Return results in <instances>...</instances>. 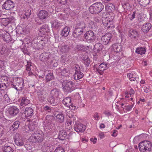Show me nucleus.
<instances>
[{
    "label": "nucleus",
    "instance_id": "nucleus-25",
    "mask_svg": "<svg viewBox=\"0 0 152 152\" xmlns=\"http://www.w3.org/2000/svg\"><path fill=\"white\" fill-rule=\"evenodd\" d=\"M39 36H41V37L39 38V39L40 40V41L39 42V49H42L45 46V40H44L45 38L44 37H42V35H39Z\"/></svg>",
    "mask_w": 152,
    "mask_h": 152
},
{
    "label": "nucleus",
    "instance_id": "nucleus-23",
    "mask_svg": "<svg viewBox=\"0 0 152 152\" xmlns=\"http://www.w3.org/2000/svg\"><path fill=\"white\" fill-rule=\"evenodd\" d=\"M138 35L137 31L135 30L130 29L129 31V36L132 38H135Z\"/></svg>",
    "mask_w": 152,
    "mask_h": 152
},
{
    "label": "nucleus",
    "instance_id": "nucleus-36",
    "mask_svg": "<svg viewBox=\"0 0 152 152\" xmlns=\"http://www.w3.org/2000/svg\"><path fill=\"white\" fill-rule=\"evenodd\" d=\"M17 33L18 34H25L26 30L24 28H23L21 27H18L17 28Z\"/></svg>",
    "mask_w": 152,
    "mask_h": 152
},
{
    "label": "nucleus",
    "instance_id": "nucleus-34",
    "mask_svg": "<svg viewBox=\"0 0 152 152\" xmlns=\"http://www.w3.org/2000/svg\"><path fill=\"white\" fill-rule=\"evenodd\" d=\"M106 9L109 12L114 10L115 8V6L111 3L107 5L105 7Z\"/></svg>",
    "mask_w": 152,
    "mask_h": 152
},
{
    "label": "nucleus",
    "instance_id": "nucleus-64",
    "mask_svg": "<svg viewBox=\"0 0 152 152\" xmlns=\"http://www.w3.org/2000/svg\"><path fill=\"white\" fill-rule=\"evenodd\" d=\"M144 91L146 93L149 92L150 91V89L149 87H145L144 88Z\"/></svg>",
    "mask_w": 152,
    "mask_h": 152
},
{
    "label": "nucleus",
    "instance_id": "nucleus-19",
    "mask_svg": "<svg viewBox=\"0 0 152 152\" xmlns=\"http://www.w3.org/2000/svg\"><path fill=\"white\" fill-rule=\"evenodd\" d=\"M112 48L116 53L121 52L122 50V46L119 43H115L112 45Z\"/></svg>",
    "mask_w": 152,
    "mask_h": 152
},
{
    "label": "nucleus",
    "instance_id": "nucleus-15",
    "mask_svg": "<svg viewBox=\"0 0 152 152\" xmlns=\"http://www.w3.org/2000/svg\"><path fill=\"white\" fill-rule=\"evenodd\" d=\"M19 110L15 107H13L9 109V113L10 115L12 116H15L19 113Z\"/></svg>",
    "mask_w": 152,
    "mask_h": 152
},
{
    "label": "nucleus",
    "instance_id": "nucleus-39",
    "mask_svg": "<svg viewBox=\"0 0 152 152\" xmlns=\"http://www.w3.org/2000/svg\"><path fill=\"white\" fill-rule=\"evenodd\" d=\"M140 4L142 6L145 7L150 2L149 0H137Z\"/></svg>",
    "mask_w": 152,
    "mask_h": 152
},
{
    "label": "nucleus",
    "instance_id": "nucleus-32",
    "mask_svg": "<svg viewBox=\"0 0 152 152\" xmlns=\"http://www.w3.org/2000/svg\"><path fill=\"white\" fill-rule=\"evenodd\" d=\"M50 96L54 97H57L59 95V91L57 89H54L50 92Z\"/></svg>",
    "mask_w": 152,
    "mask_h": 152
},
{
    "label": "nucleus",
    "instance_id": "nucleus-57",
    "mask_svg": "<svg viewBox=\"0 0 152 152\" xmlns=\"http://www.w3.org/2000/svg\"><path fill=\"white\" fill-rule=\"evenodd\" d=\"M43 109L44 110L48 112V113H50L51 112V109L50 107L46 106L44 107Z\"/></svg>",
    "mask_w": 152,
    "mask_h": 152
},
{
    "label": "nucleus",
    "instance_id": "nucleus-45",
    "mask_svg": "<svg viewBox=\"0 0 152 152\" xmlns=\"http://www.w3.org/2000/svg\"><path fill=\"white\" fill-rule=\"evenodd\" d=\"M11 22L10 19L9 18H4L2 20V23L4 26H7Z\"/></svg>",
    "mask_w": 152,
    "mask_h": 152
},
{
    "label": "nucleus",
    "instance_id": "nucleus-12",
    "mask_svg": "<svg viewBox=\"0 0 152 152\" xmlns=\"http://www.w3.org/2000/svg\"><path fill=\"white\" fill-rule=\"evenodd\" d=\"M84 30L81 28H76L74 30L72 34V37L74 38H77L82 34Z\"/></svg>",
    "mask_w": 152,
    "mask_h": 152
},
{
    "label": "nucleus",
    "instance_id": "nucleus-49",
    "mask_svg": "<svg viewBox=\"0 0 152 152\" xmlns=\"http://www.w3.org/2000/svg\"><path fill=\"white\" fill-rule=\"evenodd\" d=\"M76 48L79 51H84L86 47L83 45H77Z\"/></svg>",
    "mask_w": 152,
    "mask_h": 152
},
{
    "label": "nucleus",
    "instance_id": "nucleus-8",
    "mask_svg": "<svg viewBox=\"0 0 152 152\" xmlns=\"http://www.w3.org/2000/svg\"><path fill=\"white\" fill-rule=\"evenodd\" d=\"M112 34L110 33H107L102 36L101 38L102 43L104 45H106L111 42V39L112 37Z\"/></svg>",
    "mask_w": 152,
    "mask_h": 152
},
{
    "label": "nucleus",
    "instance_id": "nucleus-24",
    "mask_svg": "<svg viewBox=\"0 0 152 152\" xmlns=\"http://www.w3.org/2000/svg\"><path fill=\"white\" fill-rule=\"evenodd\" d=\"M63 103L66 106L69 107L72 104L71 100L69 97H67L64 99L62 101Z\"/></svg>",
    "mask_w": 152,
    "mask_h": 152
},
{
    "label": "nucleus",
    "instance_id": "nucleus-6",
    "mask_svg": "<svg viewBox=\"0 0 152 152\" xmlns=\"http://www.w3.org/2000/svg\"><path fill=\"white\" fill-rule=\"evenodd\" d=\"M14 142L18 146H21L24 144L23 139L21 135L19 133H16L14 137Z\"/></svg>",
    "mask_w": 152,
    "mask_h": 152
},
{
    "label": "nucleus",
    "instance_id": "nucleus-7",
    "mask_svg": "<svg viewBox=\"0 0 152 152\" xmlns=\"http://www.w3.org/2000/svg\"><path fill=\"white\" fill-rule=\"evenodd\" d=\"M84 37L87 42H92L94 41L96 39L93 32L92 31H89L85 33Z\"/></svg>",
    "mask_w": 152,
    "mask_h": 152
},
{
    "label": "nucleus",
    "instance_id": "nucleus-1",
    "mask_svg": "<svg viewBox=\"0 0 152 152\" xmlns=\"http://www.w3.org/2000/svg\"><path fill=\"white\" fill-rule=\"evenodd\" d=\"M104 8L103 4L101 2L93 4L89 8L90 12L92 14H98L101 12Z\"/></svg>",
    "mask_w": 152,
    "mask_h": 152
},
{
    "label": "nucleus",
    "instance_id": "nucleus-9",
    "mask_svg": "<svg viewBox=\"0 0 152 152\" xmlns=\"http://www.w3.org/2000/svg\"><path fill=\"white\" fill-rule=\"evenodd\" d=\"M86 128V126L80 123L76 124L74 126L75 131L77 132H82Z\"/></svg>",
    "mask_w": 152,
    "mask_h": 152
},
{
    "label": "nucleus",
    "instance_id": "nucleus-2",
    "mask_svg": "<svg viewBox=\"0 0 152 152\" xmlns=\"http://www.w3.org/2000/svg\"><path fill=\"white\" fill-rule=\"evenodd\" d=\"M152 145L148 141H144L139 143V148L141 152H150L151 150Z\"/></svg>",
    "mask_w": 152,
    "mask_h": 152
},
{
    "label": "nucleus",
    "instance_id": "nucleus-56",
    "mask_svg": "<svg viewBox=\"0 0 152 152\" xmlns=\"http://www.w3.org/2000/svg\"><path fill=\"white\" fill-rule=\"evenodd\" d=\"M49 148V146H47L46 145H44L41 148L42 151L44 152L45 151H48Z\"/></svg>",
    "mask_w": 152,
    "mask_h": 152
},
{
    "label": "nucleus",
    "instance_id": "nucleus-30",
    "mask_svg": "<svg viewBox=\"0 0 152 152\" xmlns=\"http://www.w3.org/2000/svg\"><path fill=\"white\" fill-rule=\"evenodd\" d=\"M84 75V74L81 72H75L74 74V79L75 80H79L82 78Z\"/></svg>",
    "mask_w": 152,
    "mask_h": 152
},
{
    "label": "nucleus",
    "instance_id": "nucleus-21",
    "mask_svg": "<svg viewBox=\"0 0 152 152\" xmlns=\"http://www.w3.org/2000/svg\"><path fill=\"white\" fill-rule=\"evenodd\" d=\"M48 12L45 10H42L39 13V18L42 20L45 19L48 15Z\"/></svg>",
    "mask_w": 152,
    "mask_h": 152
},
{
    "label": "nucleus",
    "instance_id": "nucleus-35",
    "mask_svg": "<svg viewBox=\"0 0 152 152\" xmlns=\"http://www.w3.org/2000/svg\"><path fill=\"white\" fill-rule=\"evenodd\" d=\"M145 49L144 48L142 47L138 48H136V53L141 55L145 54Z\"/></svg>",
    "mask_w": 152,
    "mask_h": 152
},
{
    "label": "nucleus",
    "instance_id": "nucleus-33",
    "mask_svg": "<svg viewBox=\"0 0 152 152\" xmlns=\"http://www.w3.org/2000/svg\"><path fill=\"white\" fill-rule=\"evenodd\" d=\"M77 27L79 28H81L84 30L85 28L86 25L84 22L83 21H79L77 24Z\"/></svg>",
    "mask_w": 152,
    "mask_h": 152
},
{
    "label": "nucleus",
    "instance_id": "nucleus-41",
    "mask_svg": "<svg viewBox=\"0 0 152 152\" xmlns=\"http://www.w3.org/2000/svg\"><path fill=\"white\" fill-rule=\"evenodd\" d=\"M57 119L60 123L63 122L64 120V117L62 114H58L56 116Z\"/></svg>",
    "mask_w": 152,
    "mask_h": 152
},
{
    "label": "nucleus",
    "instance_id": "nucleus-54",
    "mask_svg": "<svg viewBox=\"0 0 152 152\" xmlns=\"http://www.w3.org/2000/svg\"><path fill=\"white\" fill-rule=\"evenodd\" d=\"M127 76L129 78L130 80L131 81H134L136 80L135 78L133 77V74L131 73L128 74Z\"/></svg>",
    "mask_w": 152,
    "mask_h": 152
},
{
    "label": "nucleus",
    "instance_id": "nucleus-63",
    "mask_svg": "<svg viewBox=\"0 0 152 152\" xmlns=\"http://www.w3.org/2000/svg\"><path fill=\"white\" fill-rule=\"evenodd\" d=\"M58 3L62 4H64L66 3V0H57Z\"/></svg>",
    "mask_w": 152,
    "mask_h": 152
},
{
    "label": "nucleus",
    "instance_id": "nucleus-43",
    "mask_svg": "<svg viewBox=\"0 0 152 152\" xmlns=\"http://www.w3.org/2000/svg\"><path fill=\"white\" fill-rule=\"evenodd\" d=\"M46 81H49L54 79V77L52 73H50L47 74L46 77Z\"/></svg>",
    "mask_w": 152,
    "mask_h": 152
},
{
    "label": "nucleus",
    "instance_id": "nucleus-53",
    "mask_svg": "<svg viewBox=\"0 0 152 152\" xmlns=\"http://www.w3.org/2000/svg\"><path fill=\"white\" fill-rule=\"evenodd\" d=\"M33 123L31 125V126L32 128H34V130L37 127V124L38 123V122H37V120H34L32 121Z\"/></svg>",
    "mask_w": 152,
    "mask_h": 152
},
{
    "label": "nucleus",
    "instance_id": "nucleus-42",
    "mask_svg": "<svg viewBox=\"0 0 152 152\" xmlns=\"http://www.w3.org/2000/svg\"><path fill=\"white\" fill-rule=\"evenodd\" d=\"M82 59L84 61V63L85 65L87 66H88L91 63V61L89 58L87 57L86 58V57L84 58V57H83Z\"/></svg>",
    "mask_w": 152,
    "mask_h": 152
},
{
    "label": "nucleus",
    "instance_id": "nucleus-55",
    "mask_svg": "<svg viewBox=\"0 0 152 152\" xmlns=\"http://www.w3.org/2000/svg\"><path fill=\"white\" fill-rule=\"evenodd\" d=\"M4 52H3V54L5 56H8L10 53V51L8 48H4Z\"/></svg>",
    "mask_w": 152,
    "mask_h": 152
},
{
    "label": "nucleus",
    "instance_id": "nucleus-61",
    "mask_svg": "<svg viewBox=\"0 0 152 152\" xmlns=\"http://www.w3.org/2000/svg\"><path fill=\"white\" fill-rule=\"evenodd\" d=\"M4 128L3 126L0 125V137L2 136L4 133Z\"/></svg>",
    "mask_w": 152,
    "mask_h": 152
},
{
    "label": "nucleus",
    "instance_id": "nucleus-47",
    "mask_svg": "<svg viewBox=\"0 0 152 152\" xmlns=\"http://www.w3.org/2000/svg\"><path fill=\"white\" fill-rule=\"evenodd\" d=\"M55 98L54 97L50 96L48 100V102L53 105L56 104V102L55 100Z\"/></svg>",
    "mask_w": 152,
    "mask_h": 152
},
{
    "label": "nucleus",
    "instance_id": "nucleus-13",
    "mask_svg": "<svg viewBox=\"0 0 152 152\" xmlns=\"http://www.w3.org/2000/svg\"><path fill=\"white\" fill-rule=\"evenodd\" d=\"M31 14V9L30 7L26 8L25 10V13L21 17V18L25 20L29 19Z\"/></svg>",
    "mask_w": 152,
    "mask_h": 152
},
{
    "label": "nucleus",
    "instance_id": "nucleus-20",
    "mask_svg": "<svg viewBox=\"0 0 152 152\" xmlns=\"http://www.w3.org/2000/svg\"><path fill=\"white\" fill-rule=\"evenodd\" d=\"M151 26V24L150 23H146L142 26L141 29L143 32L147 33L150 30Z\"/></svg>",
    "mask_w": 152,
    "mask_h": 152
},
{
    "label": "nucleus",
    "instance_id": "nucleus-18",
    "mask_svg": "<svg viewBox=\"0 0 152 152\" xmlns=\"http://www.w3.org/2000/svg\"><path fill=\"white\" fill-rule=\"evenodd\" d=\"M103 24L104 26L107 27V28L113 27V22L112 20L110 19L108 20V19H106L103 20Z\"/></svg>",
    "mask_w": 152,
    "mask_h": 152
},
{
    "label": "nucleus",
    "instance_id": "nucleus-50",
    "mask_svg": "<svg viewBox=\"0 0 152 152\" xmlns=\"http://www.w3.org/2000/svg\"><path fill=\"white\" fill-rule=\"evenodd\" d=\"M76 137V134L75 133V132L70 133L68 134V137H67V138H68L69 139H74Z\"/></svg>",
    "mask_w": 152,
    "mask_h": 152
},
{
    "label": "nucleus",
    "instance_id": "nucleus-16",
    "mask_svg": "<svg viewBox=\"0 0 152 152\" xmlns=\"http://www.w3.org/2000/svg\"><path fill=\"white\" fill-rule=\"evenodd\" d=\"M103 48V46L102 44L97 43L95 45L93 50L95 53H99L102 51Z\"/></svg>",
    "mask_w": 152,
    "mask_h": 152
},
{
    "label": "nucleus",
    "instance_id": "nucleus-59",
    "mask_svg": "<svg viewBox=\"0 0 152 152\" xmlns=\"http://www.w3.org/2000/svg\"><path fill=\"white\" fill-rule=\"evenodd\" d=\"M5 47H4L2 45H0V53L2 55L3 54L4 50V48H5Z\"/></svg>",
    "mask_w": 152,
    "mask_h": 152
},
{
    "label": "nucleus",
    "instance_id": "nucleus-4",
    "mask_svg": "<svg viewBox=\"0 0 152 152\" xmlns=\"http://www.w3.org/2000/svg\"><path fill=\"white\" fill-rule=\"evenodd\" d=\"M62 85L63 89L65 92H70L74 89L75 85L72 81H65L63 82Z\"/></svg>",
    "mask_w": 152,
    "mask_h": 152
},
{
    "label": "nucleus",
    "instance_id": "nucleus-40",
    "mask_svg": "<svg viewBox=\"0 0 152 152\" xmlns=\"http://www.w3.org/2000/svg\"><path fill=\"white\" fill-rule=\"evenodd\" d=\"M69 50V48L68 45H62L61 47V51L63 53L67 52Z\"/></svg>",
    "mask_w": 152,
    "mask_h": 152
},
{
    "label": "nucleus",
    "instance_id": "nucleus-26",
    "mask_svg": "<svg viewBox=\"0 0 152 152\" xmlns=\"http://www.w3.org/2000/svg\"><path fill=\"white\" fill-rule=\"evenodd\" d=\"M49 28L48 26L46 25H43L40 28L39 32L43 35L45 34V33L49 31Z\"/></svg>",
    "mask_w": 152,
    "mask_h": 152
},
{
    "label": "nucleus",
    "instance_id": "nucleus-62",
    "mask_svg": "<svg viewBox=\"0 0 152 152\" xmlns=\"http://www.w3.org/2000/svg\"><path fill=\"white\" fill-rule=\"evenodd\" d=\"M133 105L127 106H125L124 108H126V110L127 111H129L131 110L132 108L133 107Z\"/></svg>",
    "mask_w": 152,
    "mask_h": 152
},
{
    "label": "nucleus",
    "instance_id": "nucleus-58",
    "mask_svg": "<svg viewBox=\"0 0 152 152\" xmlns=\"http://www.w3.org/2000/svg\"><path fill=\"white\" fill-rule=\"evenodd\" d=\"M75 72H80V67L79 65H76L75 67Z\"/></svg>",
    "mask_w": 152,
    "mask_h": 152
},
{
    "label": "nucleus",
    "instance_id": "nucleus-44",
    "mask_svg": "<svg viewBox=\"0 0 152 152\" xmlns=\"http://www.w3.org/2000/svg\"><path fill=\"white\" fill-rule=\"evenodd\" d=\"M38 134L37 133H34L32 135L31 138L33 140V142L36 143L38 141Z\"/></svg>",
    "mask_w": 152,
    "mask_h": 152
},
{
    "label": "nucleus",
    "instance_id": "nucleus-51",
    "mask_svg": "<svg viewBox=\"0 0 152 152\" xmlns=\"http://www.w3.org/2000/svg\"><path fill=\"white\" fill-rule=\"evenodd\" d=\"M88 24L89 27L91 29H93L95 27L94 22L90 20L88 21Z\"/></svg>",
    "mask_w": 152,
    "mask_h": 152
},
{
    "label": "nucleus",
    "instance_id": "nucleus-60",
    "mask_svg": "<svg viewBox=\"0 0 152 152\" xmlns=\"http://www.w3.org/2000/svg\"><path fill=\"white\" fill-rule=\"evenodd\" d=\"M73 119V118H71V120L69 121H68L65 124V126H71V125L72 124V123H74V122H72V119Z\"/></svg>",
    "mask_w": 152,
    "mask_h": 152
},
{
    "label": "nucleus",
    "instance_id": "nucleus-5",
    "mask_svg": "<svg viewBox=\"0 0 152 152\" xmlns=\"http://www.w3.org/2000/svg\"><path fill=\"white\" fill-rule=\"evenodd\" d=\"M15 7V3L14 2L11 0H7L2 6V8L3 10H10L13 9Z\"/></svg>",
    "mask_w": 152,
    "mask_h": 152
},
{
    "label": "nucleus",
    "instance_id": "nucleus-27",
    "mask_svg": "<svg viewBox=\"0 0 152 152\" xmlns=\"http://www.w3.org/2000/svg\"><path fill=\"white\" fill-rule=\"evenodd\" d=\"M29 102V100L27 99L26 97H23L20 104V106L23 107L28 104Z\"/></svg>",
    "mask_w": 152,
    "mask_h": 152
},
{
    "label": "nucleus",
    "instance_id": "nucleus-10",
    "mask_svg": "<svg viewBox=\"0 0 152 152\" xmlns=\"http://www.w3.org/2000/svg\"><path fill=\"white\" fill-rule=\"evenodd\" d=\"M109 66V65L107 64L102 63L101 64L98 68H96V70L97 73H99L100 75H102L103 72L107 69Z\"/></svg>",
    "mask_w": 152,
    "mask_h": 152
},
{
    "label": "nucleus",
    "instance_id": "nucleus-37",
    "mask_svg": "<svg viewBox=\"0 0 152 152\" xmlns=\"http://www.w3.org/2000/svg\"><path fill=\"white\" fill-rule=\"evenodd\" d=\"M62 23H60L58 20H55L52 24V26L53 27L58 28L61 26Z\"/></svg>",
    "mask_w": 152,
    "mask_h": 152
},
{
    "label": "nucleus",
    "instance_id": "nucleus-52",
    "mask_svg": "<svg viewBox=\"0 0 152 152\" xmlns=\"http://www.w3.org/2000/svg\"><path fill=\"white\" fill-rule=\"evenodd\" d=\"M55 152H65V151L62 147H59L56 148Z\"/></svg>",
    "mask_w": 152,
    "mask_h": 152
},
{
    "label": "nucleus",
    "instance_id": "nucleus-48",
    "mask_svg": "<svg viewBox=\"0 0 152 152\" xmlns=\"http://www.w3.org/2000/svg\"><path fill=\"white\" fill-rule=\"evenodd\" d=\"M32 45L34 48L35 49L37 50L38 49V45L37 42L36 38L32 41Z\"/></svg>",
    "mask_w": 152,
    "mask_h": 152
},
{
    "label": "nucleus",
    "instance_id": "nucleus-22",
    "mask_svg": "<svg viewBox=\"0 0 152 152\" xmlns=\"http://www.w3.org/2000/svg\"><path fill=\"white\" fill-rule=\"evenodd\" d=\"M70 31V28H69L67 26H66L62 30V31L61 32L60 35L61 36V37H66L68 35Z\"/></svg>",
    "mask_w": 152,
    "mask_h": 152
},
{
    "label": "nucleus",
    "instance_id": "nucleus-29",
    "mask_svg": "<svg viewBox=\"0 0 152 152\" xmlns=\"http://www.w3.org/2000/svg\"><path fill=\"white\" fill-rule=\"evenodd\" d=\"M25 130L26 132L28 133L30 131H33L34 130V128H32L31 124L29 123H26L25 126Z\"/></svg>",
    "mask_w": 152,
    "mask_h": 152
},
{
    "label": "nucleus",
    "instance_id": "nucleus-31",
    "mask_svg": "<svg viewBox=\"0 0 152 152\" xmlns=\"http://www.w3.org/2000/svg\"><path fill=\"white\" fill-rule=\"evenodd\" d=\"M49 58L47 54L45 53H42L39 56L40 60L42 61L48 60Z\"/></svg>",
    "mask_w": 152,
    "mask_h": 152
},
{
    "label": "nucleus",
    "instance_id": "nucleus-46",
    "mask_svg": "<svg viewBox=\"0 0 152 152\" xmlns=\"http://www.w3.org/2000/svg\"><path fill=\"white\" fill-rule=\"evenodd\" d=\"M20 124V121H17L14 122L12 126L15 130L17 129L18 128Z\"/></svg>",
    "mask_w": 152,
    "mask_h": 152
},
{
    "label": "nucleus",
    "instance_id": "nucleus-14",
    "mask_svg": "<svg viewBox=\"0 0 152 152\" xmlns=\"http://www.w3.org/2000/svg\"><path fill=\"white\" fill-rule=\"evenodd\" d=\"M24 114L26 118H30L33 114V110L31 107H27L25 109Z\"/></svg>",
    "mask_w": 152,
    "mask_h": 152
},
{
    "label": "nucleus",
    "instance_id": "nucleus-28",
    "mask_svg": "<svg viewBox=\"0 0 152 152\" xmlns=\"http://www.w3.org/2000/svg\"><path fill=\"white\" fill-rule=\"evenodd\" d=\"M45 92L42 89H41L39 92V99L41 101L44 100L45 98Z\"/></svg>",
    "mask_w": 152,
    "mask_h": 152
},
{
    "label": "nucleus",
    "instance_id": "nucleus-17",
    "mask_svg": "<svg viewBox=\"0 0 152 152\" xmlns=\"http://www.w3.org/2000/svg\"><path fill=\"white\" fill-rule=\"evenodd\" d=\"M58 138L61 140H64L67 138V134L65 130L63 129L60 130L58 135Z\"/></svg>",
    "mask_w": 152,
    "mask_h": 152
},
{
    "label": "nucleus",
    "instance_id": "nucleus-3",
    "mask_svg": "<svg viewBox=\"0 0 152 152\" xmlns=\"http://www.w3.org/2000/svg\"><path fill=\"white\" fill-rule=\"evenodd\" d=\"M24 82L22 79L20 78L11 82V86L12 87L15 88L18 91H20L23 87Z\"/></svg>",
    "mask_w": 152,
    "mask_h": 152
},
{
    "label": "nucleus",
    "instance_id": "nucleus-11",
    "mask_svg": "<svg viewBox=\"0 0 152 152\" xmlns=\"http://www.w3.org/2000/svg\"><path fill=\"white\" fill-rule=\"evenodd\" d=\"M1 36L3 40L6 42H13V40L11 37L10 34L7 32H5Z\"/></svg>",
    "mask_w": 152,
    "mask_h": 152
},
{
    "label": "nucleus",
    "instance_id": "nucleus-38",
    "mask_svg": "<svg viewBox=\"0 0 152 152\" xmlns=\"http://www.w3.org/2000/svg\"><path fill=\"white\" fill-rule=\"evenodd\" d=\"M4 152H14V150L11 147L4 145Z\"/></svg>",
    "mask_w": 152,
    "mask_h": 152
}]
</instances>
